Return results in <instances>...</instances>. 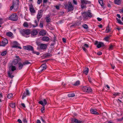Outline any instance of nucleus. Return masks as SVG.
Wrapping results in <instances>:
<instances>
[{
  "label": "nucleus",
  "instance_id": "1",
  "mask_svg": "<svg viewBox=\"0 0 123 123\" xmlns=\"http://www.w3.org/2000/svg\"><path fill=\"white\" fill-rule=\"evenodd\" d=\"M18 0H14L13 1L12 5L10 7V10L13 9L15 11H16L18 8Z\"/></svg>",
  "mask_w": 123,
  "mask_h": 123
},
{
  "label": "nucleus",
  "instance_id": "2",
  "mask_svg": "<svg viewBox=\"0 0 123 123\" xmlns=\"http://www.w3.org/2000/svg\"><path fill=\"white\" fill-rule=\"evenodd\" d=\"M74 9V6L72 4V3L70 2H68L67 9L68 12H71Z\"/></svg>",
  "mask_w": 123,
  "mask_h": 123
},
{
  "label": "nucleus",
  "instance_id": "3",
  "mask_svg": "<svg viewBox=\"0 0 123 123\" xmlns=\"http://www.w3.org/2000/svg\"><path fill=\"white\" fill-rule=\"evenodd\" d=\"M9 19L15 21L17 20L18 19V17L16 14L14 13L10 16L9 18Z\"/></svg>",
  "mask_w": 123,
  "mask_h": 123
},
{
  "label": "nucleus",
  "instance_id": "4",
  "mask_svg": "<svg viewBox=\"0 0 123 123\" xmlns=\"http://www.w3.org/2000/svg\"><path fill=\"white\" fill-rule=\"evenodd\" d=\"M82 89L83 91L85 92H91L92 91V89L90 87L86 86H83Z\"/></svg>",
  "mask_w": 123,
  "mask_h": 123
},
{
  "label": "nucleus",
  "instance_id": "5",
  "mask_svg": "<svg viewBox=\"0 0 123 123\" xmlns=\"http://www.w3.org/2000/svg\"><path fill=\"white\" fill-rule=\"evenodd\" d=\"M37 45L38 46L40 47V49H46L47 47V44H39L38 43H37Z\"/></svg>",
  "mask_w": 123,
  "mask_h": 123
},
{
  "label": "nucleus",
  "instance_id": "6",
  "mask_svg": "<svg viewBox=\"0 0 123 123\" xmlns=\"http://www.w3.org/2000/svg\"><path fill=\"white\" fill-rule=\"evenodd\" d=\"M17 59H15L13 61L12 64L13 65H15L17 64L19 61H21V59L19 58V56H16L15 57Z\"/></svg>",
  "mask_w": 123,
  "mask_h": 123
},
{
  "label": "nucleus",
  "instance_id": "7",
  "mask_svg": "<svg viewBox=\"0 0 123 123\" xmlns=\"http://www.w3.org/2000/svg\"><path fill=\"white\" fill-rule=\"evenodd\" d=\"M83 15L84 18L86 19L87 18V16L90 17H92L91 13L89 12H84Z\"/></svg>",
  "mask_w": 123,
  "mask_h": 123
},
{
  "label": "nucleus",
  "instance_id": "8",
  "mask_svg": "<svg viewBox=\"0 0 123 123\" xmlns=\"http://www.w3.org/2000/svg\"><path fill=\"white\" fill-rule=\"evenodd\" d=\"M46 64H43L39 68V72H40L43 70L46 69Z\"/></svg>",
  "mask_w": 123,
  "mask_h": 123
},
{
  "label": "nucleus",
  "instance_id": "9",
  "mask_svg": "<svg viewBox=\"0 0 123 123\" xmlns=\"http://www.w3.org/2000/svg\"><path fill=\"white\" fill-rule=\"evenodd\" d=\"M95 45H97V47L98 48H99L103 46H104V44L103 43L101 42L98 43L97 41H95Z\"/></svg>",
  "mask_w": 123,
  "mask_h": 123
},
{
  "label": "nucleus",
  "instance_id": "10",
  "mask_svg": "<svg viewBox=\"0 0 123 123\" xmlns=\"http://www.w3.org/2000/svg\"><path fill=\"white\" fill-rule=\"evenodd\" d=\"M43 11L41 10L39 11L38 12V13L37 15V18L38 21V22L39 21V19L41 18L42 16V13Z\"/></svg>",
  "mask_w": 123,
  "mask_h": 123
},
{
  "label": "nucleus",
  "instance_id": "11",
  "mask_svg": "<svg viewBox=\"0 0 123 123\" xmlns=\"http://www.w3.org/2000/svg\"><path fill=\"white\" fill-rule=\"evenodd\" d=\"M23 48L25 49L28 50H31L32 51H33V47L30 45L24 46Z\"/></svg>",
  "mask_w": 123,
  "mask_h": 123
},
{
  "label": "nucleus",
  "instance_id": "12",
  "mask_svg": "<svg viewBox=\"0 0 123 123\" xmlns=\"http://www.w3.org/2000/svg\"><path fill=\"white\" fill-rule=\"evenodd\" d=\"M30 11L31 13H34L35 12V10H34L32 5H31L29 6Z\"/></svg>",
  "mask_w": 123,
  "mask_h": 123
},
{
  "label": "nucleus",
  "instance_id": "13",
  "mask_svg": "<svg viewBox=\"0 0 123 123\" xmlns=\"http://www.w3.org/2000/svg\"><path fill=\"white\" fill-rule=\"evenodd\" d=\"M38 103L39 104L42 105V106H45L47 103V102L45 99H44L43 101H40Z\"/></svg>",
  "mask_w": 123,
  "mask_h": 123
},
{
  "label": "nucleus",
  "instance_id": "14",
  "mask_svg": "<svg viewBox=\"0 0 123 123\" xmlns=\"http://www.w3.org/2000/svg\"><path fill=\"white\" fill-rule=\"evenodd\" d=\"M8 43V40L6 38H3L2 40L1 44V46H4L6 44Z\"/></svg>",
  "mask_w": 123,
  "mask_h": 123
},
{
  "label": "nucleus",
  "instance_id": "15",
  "mask_svg": "<svg viewBox=\"0 0 123 123\" xmlns=\"http://www.w3.org/2000/svg\"><path fill=\"white\" fill-rule=\"evenodd\" d=\"M32 25L30 23H27V22H24L23 24V26L24 27L27 28L31 27Z\"/></svg>",
  "mask_w": 123,
  "mask_h": 123
},
{
  "label": "nucleus",
  "instance_id": "16",
  "mask_svg": "<svg viewBox=\"0 0 123 123\" xmlns=\"http://www.w3.org/2000/svg\"><path fill=\"white\" fill-rule=\"evenodd\" d=\"M49 40V37L47 36H44L42 38V40L44 41L48 42Z\"/></svg>",
  "mask_w": 123,
  "mask_h": 123
},
{
  "label": "nucleus",
  "instance_id": "17",
  "mask_svg": "<svg viewBox=\"0 0 123 123\" xmlns=\"http://www.w3.org/2000/svg\"><path fill=\"white\" fill-rule=\"evenodd\" d=\"M31 33L32 35L34 36L37 34L38 32L36 30H33Z\"/></svg>",
  "mask_w": 123,
  "mask_h": 123
},
{
  "label": "nucleus",
  "instance_id": "18",
  "mask_svg": "<svg viewBox=\"0 0 123 123\" xmlns=\"http://www.w3.org/2000/svg\"><path fill=\"white\" fill-rule=\"evenodd\" d=\"M46 32L45 30H42L40 32V34L42 36L45 35L46 34Z\"/></svg>",
  "mask_w": 123,
  "mask_h": 123
},
{
  "label": "nucleus",
  "instance_id": "19",
  "mask_svg": "<svg viewBox=\"0 0 123 123\" xmlns=\"http://www.w3.org/2000/svg\"><path fill=\"white\" fill-rule=\"evenodd\" d=\"M89 69L88 68H85L84 69L83 72L86 75H87L89 71Z\"/></svg>",
  "mask_w": 123,
  "mask_h": 123
},
{
  "label": "nucleus",
  "instance_id": "20",
  "mask_svg": "<svg viewBox=\"0 0 123 123\" xmlns=\"http://www.w3.org/2000/svg\"><path fill=\"white\" fill-rule=\"evenodd\" d=\"M90 111L91 113L92 114H98V112L95 111L94 109H91L90 110Z\"/></svg>",
  "mask_w": 123,
  "mask_h": 123
},
{
  "label": "nucleus",
  "instance_id": "21",
  "mask_svg": "<svg viewBox=\"0 0 123 123\" xmlns=\"http://www.w3.org/2000/svg\"><path fill=\"white\" fill-rule=\"evenodd\" d=\"M39 22H38V21H37V20H35V24H33L32 26L33 27H35L37 26L38 25V23Z\"/></svg>",
  "mask_w": 123,
  "mask_h": 123
},
{
  "label": "nucleus",
  "instance_id": "22",
  "mask_svg": "<svg viewBox=\"0 0 123 123\" xmlns=\"http://www.w3.org/2000/svg\"><path fill=\"white\" fill-rule=\"evenodd\" d=\"M24 32L25 33V35H28L30 33V31L28 30H24Z\"/></svg>",
  "mask_w": 123,
  "mask_h": 123
},
{
  "label": "nucleus",
  "instance_id": "23",
  "mask_svg": "<svg viewBox=\"0 0 123 123\" xmlns=\"http://www.w3.org/2000/svg\"><path fill=\"white\" fill-rule=\"evenodd\" d=\"M18 64V69H21L23 66V63L22 64L21 62L19 63Z\"/></svg>",
  "mask_w": 123,
  "mask_h": 123
},
{
  "label": "nucleus",
  "instance_id": "24",
  "mask_svg": "<svg viewBox=\"0 0 123 123\" xmlns=\"http://www.w3.org/2000/svg\"><path fill=\"white\" fill-rule=\"evenodd\" d=\"M9 68L11 69L12 71H14L16 69V67L13 66H10Z\"/></svg>",
  "mask_w": 123,
  "mask_h": 123
},
{
  "label": "nucleus",
  "instance_id": "25",
  "mask_svg": "<svg viewBox=\"0 0 123 123\" xmlns=\"http://www.w3.org/2000/svg\"><path fill=\"white\" fill-rule=\"evenodd\" d=\"M13 44L15 45L13 46H12V47L13 48H16L17 47L16 45H19L18 43L16 41H14L13 42Z\"/></svg>",
  "mask_w": 123,
  "mask_h": 123
},
{
  "label": "nucleus",
  "instance_id": "26",
  "mask_svg": "<svg viewBox=\"0 0 123 123\" xmlns=\"http://www.w3.org/2000/svg\"><path fill=\"white\" fill-rule=\"evenodd\" d=\"M46 21L47 22H49L51 20L49 18V16H47L46 18Z\"/></svg>",
  "mask_w": 123,
  "mask_h": 123
},
{
  "label": "nucleus",
  "instance_id": "27",
  "mask_svg": "<svg viewBox=\"0 0 123 123\" xmlns=\"http://www.w3.org/2000/svg\"><path fill=\"white\" fill-rule=\"evenodd\" d=\"M10 106L12 108H15V104L14 103H11L9 104Z\"/></svg>",
  "mask_w": 123,
  "mask_h": 123
},
{
  "label": "nucleus",
  "instance_id": "28",
  "mask_svg": "<svg viewBox=\"0 0 123 123\" xmlns=\"http://www.w3.org/2000/svg\"><path fill=\"white\" fill-rule=\"evenodd\" d=\"M75 96V95L74 93H70L68 95V96L69 97H73Z\"/></svg>",
  "mask_w": 123,
  "mask_h": 123
},
{
  "label": "nucleus",
  "instance_id": "29",
  "mask_svg": "<svg viewBox=\"0 0 123 123\" xmlns=\"http://www.w3.org/2000/svg\"><path fill=\"white\" fill-rule=\"evenodd\" d=\"M115 3L116 4H119L121 3V1L120 0H115Z\"/></svg>",
  "mask_w": 123,
  "mask_h": 123
},
{
  "label": "nucleus",
  "instance_id": "30",
  "mask_svg": "<svg viewBox=\"0 0 123 123\" xmlns=\"http://www.w3.org/2000/svg\"><path fill=\"white\" fill-rule=\"evenodd\" d=\"M81 3L83 4H86L88 3V1L86 0H81Z\"/></svg>",
  "mask_w": 123,
  "mask_h": 123
},
{
  "label": "nucleus",
  "instance_id": "31",
  "mask_svg": "<svg viewBox=\"0 0 123 123\" xmlns=\"http://www.w3.org/2000/svg\"><path fill=\"white\" fill-rule=\"evenodd\" d=\"M12 74V73H11L10 71H9L8 72V76L11 78H12L13 77V75H11Z\"/></svg>",
  "mask_w": 123,
  "mask_h": 123
},
{
  "label": "nucleus",
  "instance_id": "32",
  "mask_svg": "<svg viewBox=\"0 0 123 123\" xmlns=\"http://www.w3.org/2000/svg\"><path fill=\"white\" fill-rule=\"evenodd\" d=\"M80 81L78 80L76 81V82L73 85L75 86H78L80 84Z\"/></svg>",
  "mask_w": 123,
  "mask_h": 123
},
{
  "label": "nucleus",
  "instance_id": "33",
  "mask_svg": "<svg viewBox=\"0 0 123 123\" xmlns=\"http://www.w3.org/2000/svg\"><path fill=\"white\" fill-rule=\"evenodd\" d=\"M98 2L99 4L101 6H103V2L102 0H99Z\"/></svg>",
  "mask_w": 123,
  "mask_h": 123
},
{
  "label": "nucleus",
  "instance_id": "34",
  "mask_svg": "<svg viewBox=\"0 0 123 123\" xmlns=\"http://www.w3.org/2000/svg\"><path fill=\"white\" fill-rule=\"evenodd\" d=\"M116 19L118 22L121 25H123V23L122 22V21H121L120 19H118L117 18Z\"/></svg>",
  "mask_w": 123,
  "mask_h": 123
},
{
  "label": "nucleus",
  "instance_id": "35",
  "mask_svg": "<svg viewBox=\"0 0 123 123\" xmlns=\"http://www.w3.org/2000/svg\"><path fill=\"white\" fill-rule=\"evenodd\" d=\"M111 36L110 35L107 37H105L104 38L105 40V41H108L109 39V38Z\"/></svg>",
  "mask_w": 123,
  "mask_h": 123
},
{
  "label": "nucleus",
  "instance_id": "36",
  "mask_svg": "<svg viewBox=\"0 0 123 123\" xmlns=\"http://www.w3.org/2000/svg\"><path fill=\"white\" fill-rule=\"evenodd\" d=\"M6 35L7 36L11 37L12 35V33L11 32H7L6 33Z\"/></svg>",
  "mask_w": 123,
  "mask_h": 123
},
{
  "label": "nucleus",
  "instance_id": "37",
  "mask_svg": "<svg viewBox=\"0 0 123 123\" xmlns=\"http://www.w3.org/2000/svg\"><path fill=\"white\" fill-rule=\"evenodd\" d=\"M114 45H112L111 44L109 48L108 49L109 50H112L113 49V48L114 47Z\"/></svg>",
  "mask_w": 123,
  "mask_h": 123
},
{
  "label": "nucleus",
  "instance_id": "38",
  "mask_svg": "<svg viewBox=\"0 0 123 123\" xmlns=\"http://www.w3.org/2000/svg\"><path fill=\"white\" fill-rule=\"evenodd\" d=\"M39 26L41 28H42L43 27V21H40L39 25Z\"/></svg>",
  "mask_w": 123,
  "mask_h": 123
},
{
  "label": "nucleus",
  "instance_id": "39",
  "mask_svg": "<svg viewBox=\"0 0 123 123\" xmlns=\"http://www.w3.org/2000/svg\"><path fill=\"white\" fill-rule=\"evenodd\" d=\"M23 64L24 65H26L30 63L28 61H26L23 63Z\"/></svg>",
  "mask_w": 123,
  "mask_h": 123
},
{
  "label": "nucleus",
  "instance_id": "40",
  "mask_svg": "<svg viewBox=\"0 0 123 123\" xmlns=\"http://www.w3.org/2000/svg\"><path fill=\"white\" fill-rule=\"evenodd\" d=\"M77 121V119H72L71 121L72 123H76V122Z\"/></svg>",
  "mask_w": 123,
  "mask_h": 123
},
{
  "label": "nucleus",
  "instance_id": "41",
  "mask_svg": "<svg viewBox=\"0 0 123 123\" xmlns=\"http://www.w3.org/2000/svg\"><path fill=\"white\" fill-rule=\"evenodd\" d=\"M44 106H43V107L41 109V112L43 113L45 112V107Z\"/></svg>",
  "mask_w": 123,
  "mask_h": 123
},
{
  "label": "nucleus",
  "instance_id": "42",
  "mask_svg": "<svg viewBox=\"0 0 123 123\" xmlns=\"http://www.w3.org/2000/svg\"><path fill=\"white\" fill-rule=\"evenodd\" d=\"M110 31H111V30L109 28V25H108L106 28L105 32L106 33H108Z\"/></svg>",
  "mask_w": 123,
  "mask_h": 123
},
{
  "label": "nucleus",
  "instance_id": "43",
  "mask_svg": "<svg viewBox=\"0 0 123 123\" xmlns=\"http://www.w3.org/2000/svg\"><path fill=\"white\" fill-rule=\"evenodd\" d=\"M12 96V93L9 94L7 96V97L9 98H11Z\"/></svg>",
  "mask_w": 123,
  "mask_h": 123
},
{
  "label": "nucleus",
  "instance_id": "44",
  "mask_svg": "<svg viewBox=\"0 0 123 123\" xmlns=\"http://www.w3.org/2000/svg\"><path fill=\"white\" fill-rule=\"evenodd\" d=\"M82 26L84 28L87 29L88 28V26L86 24H84L82 25Z\"/></svg>",
  "mask_w": 123,
  "mask_h": 123
},
{
  "label": "nucleus",
  "instance_id": "45",
  "mask_svg": "<svg viewBox=\"0 0 123 123\" xmlns=\"http://www.w3.org/2000/svg\"><path fill=\"white\" fill-rule=\"evenodd\" d=\"M120 94V93L119 92L115 93L113 94V95L115 97H116L117 96H119Z\"/></svg>",
  "mask_w": 123,
  "mask_h": 123
},
{
  "label": "nucleus",
  "instance_id": "46",
  "mask_svg": "<svg viewBox=\"0 0 123 123\" xmlns=\"http://www.w3.org/2000/svg\"><path fill=\"white\" fill-rule=\"evenodd\" d=\"M6 51H5L2 52L1 54V55L2 56H4L6 55Z\"/></svg>",
  "mask_w": 123,
  "mask_h": 123
},
{
  "label": "nucleus",
  "instance_id": "47",
  "mask_svg": "<svg viewBox=\"0 0 123 123\" xmlns=\"http://www.w3.org/2000/svg\"><path fill=\"white\" fill-rule=\"evenodd\" d=\"M88 79L90 83H92L91 78L90 76H88Z\"/></svg>",
  "mask_w": 123,
  "mask_h": 123
},
{
  "label": "nucleus",
  "instance_id": "48",
  "mask_svg": "<svg viewBox=\"0 0 123 123\" xmlns=\"http://www.w3.org/2000/svg\"><path fill=\"white\" fill-rule=\"evenodd\" d=\"M83 47H84V48H87L88 47V45L86 43L85 44L83 45Z\"/></svg>",
  "mask_w": 123,
  "mask_h": 123
},
{
  "label": "nucleus",
  "instance_id": "49",
  "mask_svg": "<svg viewBox=\"0 0 123 123\" xmlns=\"http://www.w3.org/2000/svg\"><path fill=\"white\" fill-rule=\"evenodd\" d=\"M25 93L26 95H28L30 94V93L28 90L27 89L26 90V93Z\"/></svg>",
  "mask_w": 123,
  "mask_h": 123
},
{
  "label": "nucleus",
  "instance_id": "50",
  "mask_svg": "<svg viewBox=\"0 0 123 123\" xmlns=\"http://www.w3.org/2000/svg\"><path fill=\"white\" fill-rule=\"evenodd\" d=\"M26 94L24 92V93L23 95V97H22V99H23L24 98L26 97Z\"/></svg>",
  "mask_w": 123,
  "mask_h": 123
},
{
  "label": "nucleus",
  "instance_id": "51",
  "mask_svg": "<svg viewBox=\"0 0 123 123\" xmlns=\"http://www.w3.org/2000/svg\"><path fill=\"white\" fill-rule=\"evenodd\" d=\"M55 36H54V42H53V43H52L51 45L52 46H53L55 44Z\"/></svg>",
  "mask_w": 123,
  "mask_h": 123
},
{
  "label": "nucleus",
  "instance_id": "52",
  "mask_svg": "<svg viewBox=\"0 0 123 123\" xmlns=\"http://www.w3.org/2000/svg\"><path fill=\"white\" fill-rule=\"evenodd\" d=\"M42 1V0H38L37 1V3L38 4H40L41 3Z\"/></svg>",
  "mask_w": 123,
  "mask_h": 123
},
{
  "label": "nucleus",
  "instance_id": "53",
  "mask_svg": "<svg viewBox=\"0 0 123 123\" xmlns=\"http://www.w3.org/2000/svg\"><path fill=\"white\" fill-rule=\"evenodd\" d=\"M23 122L24 123H27V122L26 119H24L23 120Z\"/></svg>",
  "mask_w": 123,
  "mask_h": 123
},
{
  "label": "nucleus",
  "instance_id": "54",
  "mask_svg": "<svg viewBox=\"0 0 123 123\" xmlns=\"http://www.w3.org/2000/svg\"><path fill=\"white\" fill-rule=\"evenodd\" d=\"M85 7V6L83 4H82L81 6V8L82 9H83Z\"/></svg>",
  "mask_w": 123,
  "mask_h": 123
},
{
  "label": "nucleus",
  "instance_id": "55",
  "mask_svg": "<svg viewBox=\"0 0 123 123\" xmlns=\"http://www.w3.org/2000/svg\"><path fill=\"white\" fill-rule=\"evenodd\" d=\"M33 52L34 53L36 54L37 55H38L39 54V53L38 52H34L33 51Z\"/></svg>",
  "mask_w": 123,
  "mask_h": 123
},
{
  "label": "nucleus",
  "instance_id": "56",
  "mask_svg": "<svg viewBox=\"0 0 123 123\" xmlns=\"http://www.w3.org/2000/svg\"><path fill=\"white\" fill-rule=\"evenodd\" d=\"M73 3L76 5H77V1L75 0H73Z\"/></svg>",
  "mask_w": 123,
  "mask_h": 123
},
{
  "label": "nucleus",
  "instance_id": "57",
  "mask_svg": "<svg viewBox=\"0 0 123 123\" xmlns=\"http://www.w3.org/2000/svg\"><path fill=\"white\" fill-rule=\"evenodd\" d=\"M102 53L100 52H99L97 53V54L98 55H100L102 54Z\"/></svg>",
  "mask_w": 123,
  "mask_h": 123
},
{
  "label": "nucleus",
  "instance_id": "58",
  "mask_svg": "<svg viewBox=\"0 0 123 123\" xmlns=\"http://www.w3.org/2000/svg\"><path fill=\"white\" fill-rule=\"evenodd\" d=\"M21 105H22V106L24 108H25L26 107H25V104H24V103H22L21 104Z\"/></svg>",
  "mask_w": 123,
  "mask_h": 123
},
{
  "label": "nucleus",
  "instance_id": "59",
  "mask_svg": "<svg viewBox=\"0 0 123 123\" xmlns=\"http://www.w3.org/2000/svg\"><path fill=\"white\" fill-rule=\"evenodd\" d=\"M111 66L112 67V68L113 69H114L115 67V66L114 65H112V64H111Z\"/></svg>",
  "mask_w": 123,
  "mask_h": 123
},
{
  "label": "nucleus",
  "instance_id": "60",
  "mask_svg": "<svg viewBox=\"0 0 123 123\" xmlns=\"http://www.w3.org/2000/svg\"><path fill=\"white\" fill-rule=\"evenodd\" d=\"M82 48L83 49V50L85 51L86 52V49L85 48H84V47H83V46L82 47Z\"/></svg>",
  "mask_w": 123,
  "mask_h": 123
},
{
  "label": "nucleus",
  "instance_id": "61",
  "mask_svg": "<svg viewBox=\"0 0 123 123\" xmlns=\"http://www.w3.org/2000/svg\"><path fill=\"white\" fill-rule=\"evenodd\" d=\"M18 121L19 123H22V121L20 119H18Z\"/></svg>",
  "mask_w": 123,
  "mask_h": 123
},
{
  "label": "nucleus",
  "instance_id": "62",
  "mask_svg": "<svg viewBox=\"0 0 123 123\" xmlns=\"http://www.w3.org/2000/svg\"><path fill=\"white\" fill-rule=\"evenodd\" d=\"M55 7L57 9H59V6H55Z\"/></svg>",
  "mask_w": 123,
  "mask_h": 123
},
{
  "label": "nucleus",
  "instance_id": "63",
  "mask_svg": "<svg viewBox=\"0 0 123 123\" xmlns=\"http://www.w3.org/2000/svg\"><path fill=\"white\" fill-rule=\"evenodd\" d=\"M48 1L47 0H43V3H46Z\"/></svg>",
  "mask_w": 123,
  "mask_h": 123
},
{
  "label": "nucleus",
  "instance_id": "64",
  "mask_svg": "<svg viewBox=\"0 0 123 123\" xmlns=\"http://www.w3.org/2000/svg\"><path fill=\"white\" fill-rule=\"evenodd\" d=\"M76 123H81L82 121H79L77 120V121L76 122Z\"/></svg>",
  "mask_w": 123,
  "mask_h": 123
}]
</instances>
